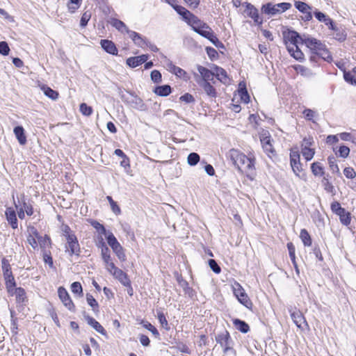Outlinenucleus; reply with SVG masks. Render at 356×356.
<instances>
[{"mask_svg": "<svg viewBox=\"0 0 356 356\" xmlns=\"http://www.w3.org/2000/svg\"><path fill=\"white\" fill-rule=\"evenodd\" d=\"M121 99L125 104L132 108L140 111H145L147 110V106L144 103L143 100L134 93H130L128 96L122 95L121 96Z\"/></svg>", "mask_w": 356, "mask_h": 356, "instance_id": "obj_3", "label": "nucleus"}, {"mask_svg": "<svg viewBox=\"0 0 356 356\" xmlns=\"http://www.w3.org/2000/svg\"><path fill=\"white\" fill-rule=\"evenodd\" d=\"M303 42L315 54L318 51L323 50V46L325 45L320 40L314 38L306 36L305 35L303 38Z\"/></svg>", "mask_w": 356, "mask_h": 356, "instance_id": "obj_9", "label": "nucleus"}, {"mask_svg": "<svg viewBox=\"0 0 356 356\" xmlns=\"http://www.w3.org/2000/svg\"><path fill=\"white\" fill-rule=\"evenodd\" d=\"M216 76L222 83H227L229 81L227 72L222 67H216Z\"/></svg>", "mask_w": 356, "mask_h": 356, "instance_id": "obj_28", "label": "nucleus"}, {"mask_svg": "<svg viewBox=\"0 0 356 356\" xmlns=\"http://www.w3.org/2000/svg\"><path fill=\"white\" fill-rule=\"evenodd\" d=\"M300 238H301L305 246H310L312 245L311 236L305 229H301Z\"/></svg>", "mask_w": 356, "mask_h": 356, "instance_id": "obj_35", "label": "nucleus"}, {"mask_svg": "<svg viewBox=\"0 0 356 356\" xmlns=\"http://www.w3.org/2000/svg\"><path fill=\"white\" fill-rule=\"evenodd\" d=\"M291 162V166L293 171V172L296 174V176L300 177L299 173L302 171V167L301 163L300 162V159L298 160H293Z\"/></svg>", "mask_w": 356, "mask_h": 356, "instance_id": "obj_46", "label": "nucleus"}, {"mask_svg": "<svg viewBox=\"0 0 356 356\" xmlns=\"http://www.w3.org/2000/svg\"><path fill=\"white\" fill-rule=\"evenodd\" d=\"M233 323L236 329L242 333H247L250 330L248 324L243 321L236 318L234 320Z\"/></svg>", "mask_w": 356, "mask_h": 356, "instance_id": "obj_30", "label": "nucleus"}, {"mask_svg": "<svg viewBox=\"0 0 356 356\" xmlns=\"http://www.w3.org/2000/svg\"><path fill=\"white\" fill-rule=\"evenodd\" d=\"M294 6L302 13H307L308 10H311V7L305 2L296 1Z\"/></svg>", "mask_w": 356, "mask_h": 356, "instance_id": "obj_42", "label": "nucleus"}, {"mask_svg": "<svg viewBox=\"0 0 356 356\" xmlns=\"http://www.w3.org/2000/svg\"><path fill=\"white\" fill-rule=\"evenodd\" d=\"M188 25H190L193 30V27L195 28V26L201 25L202 27L207 29L209 28V25L203 22H202L197 16L191 13L188 17L185 20Z\"/></svg>", "mask_w": 356, "mask_h": 356, "instance_id": "obj_16", "label": "nucleus"}, {"mask_svg": "<svg viewBox=\"0 0 356 356\" xmlns=\"http://www.w3.org/2000/svg\"><path fill=\"white\" fill-rule=\"evenodd\" d=\"M106 240L108 244L112 248V250H115V248H118V247L121 246V245L118 241L117 238L112 232H109L108 234V235L106 236Z\"/></svg>", "mask_w": 356, "mask_h": 356, "instance_id": "obj_33", "label": "nucleus"}, {"mask_svg": "<svg viewBox=\"0 0 356 356\" xmlns=\"http://www.w3.org/2000/svg\"><path fill=\"white\" fill-rule=\"evenodd\" d=\"M154 92L159 96L166 97L171 93V87L169 85H163L154 88Z\"/></svg>", "mask_w": 356, "mask_h": 356, "instance_id": "obj_27", "label": "nucleus"}, {"mask_svg": "<svg viewBox=\"0 0 356 356\" xmlns=\"http://www.w3.org/2000/svg\"><path fill=\"white\" fill-rule=\"evenodd\" d=\"M208 263H209V267L215 273L218 274L220 273L221 268L214 259H209Z\"/></svg>", "mask_w": 356, "mask_h": 356, "instance_id": "obj_57", "label": "nucleus"}, {"mask_svg": "<svg viewBox=\"0 0 356 356\" xmlns=\"http://www.w3.org/2000/svg\"><path fill=\"white\" fill-rule=\"evenodd\" d=\"M175 3V2H173V4L171 5V6L179 15L182 17L184 20H186V19L188 17V15L191 13V12L184 7L177 5Z\"/></svg>", "mask_w": 356, "mask_h": 356, "instance_id": "obj_32", "label": "nucleus"}, {"mask_svg": "<svg viewBox=\"0 0 356 356\" xmlns=\"http://www.w3.org/2000/svg\"><path fill=\"white\" fill-rule=\"evenodd\" d=\"M198 84L204 89L207 95L211 97H216L217 92L213 86L206 81H198Z\"/></svg>", "mask_w": 356, "mask_h": 356, "instance_id": "obj_21", "label": "nucleus"}, {"mask_svg": "<svg viewBox=\"0 0 356 356\" xmlns=\"http://www.w3.org/2000/svg\"><path fill=\"white\" fill-rule=\"evenodd\" d=\"M311 170L315 176H323L324 175L323 168L319 162L313 163L311 165Z\"/></svg>", "mask_w": 356, "mask_h": 356, "instance_id": "obj_34", "label": "nucleus"}, {"mask_svg": "<svg viewBox=\"0 0 356 356\" xmlns=\"http://www.w3.org/2000/svg\"><path fill=\"white\" fill-rule=\"evenodd\" d=\"M100 44L102 47V49L107 53L112 54V55H117L118 54V49L115 47V44L113 42L108 40H102L100 41Z\"/></svg>", "mask_w": 356, "mask_h": 356, "instance_id": "obj_19", "label": "nucleus"}, {"mask_svg": "<svg viewBox=\"0 0 356 356\" xmlns=\"http://www.w3.org/2000/svg\"><path fill=\"white\" fill-rule=\"evenodd\" d=\"M200 157L197 153L192 152L190 153L187 158V162L188 165L194 166L197 164L200 161Z\"/></svg>", "mask_w": 356, "mask_h": 356, "instance_id": "obj_37", "label": "nucleus"}, {"mask_svg": "<svg viewBox=\"0 0 356 356\" xmlns=\"http://www.w3.org/2000/svg\"><path fill=\"white\" fill-rule=\"evenodd\" d=\"M142 324L145 329L150 331L154 336L157 337L159 335V333L157 329L154 325H152L150 323L143 322Z\"/></svg>", "mask_w": 356, "mask_h": 356, "instance_id": "obj_56", "label": "nucleus"}, {"mask_svg": "<svg viewBox=\"0 0 356 356\" xmlns=\"http://www.w3.org/2000/svg\"><path fill=\"white\" fill-rule=\"evenodd\" d=\"M285 38H287L289 42V44L286 42L287 49L289 53H291V51H293V49L297 48L298 43L300 42L304 44V35H300V34L295 31H289Z\"/></svg>", "mask_w": 356, "mask_h": 356, "instance_id": "obj_6", "label": "nucleus"}, {"mask_svg": "<svg viewBox=\"0 0 356 356\" xmlns=\"http://www.w3.org/2000/svg\"><path fill=\"white\" fill-rule=\"evenodd\" d=\"M301 152L304 158L306 159V161L312 160L315 154V151L314 149L306 147L301 148Z\"/></svg>", "mask_w": 356, "mask_h": 356, "instance_id": "obj_39", "label": "nucleus"}, {"mask_svg": "<svg viewBox=\"0 0 356 356\" xmlns=\"http://www.w3.org/2000/svg\"><path fill=\"white\" fill-rule=\"evenodd\" d=\"M229 159L238 170L252 180L255 174L254 159L248 157L238 150L232 149L228 153Z\"/></svg>", "mask_w": 356, "mask_h": 356, "instance_id": "obj_1", "label": "nucleus"}, {"mask_svg": "<svg viewBox=\"0 0 356 356\" xmlns=\"http://www.w3.org/2000/svg\"><path fill=\"white\" fill-rule=\"evenodd\" d=\"M134 44L139 47L144 48L145 45H148V41L139 34V37H136Z\"/></svg>", "mask_w": 356, "mask_h": 356, "instance_id": "obj_58", "label": "nucleus"}, {"mask_svg": "<svg viewBox=\"0 0 356 356\" xmlns=\"http://www.w3.org/2000/svg\"><path fill=\"white\" fill-rule=\"evenodd\" d=\"M67 245L66 248L70 256L75 254L79 256L81 252L80 245L76 236L74 234L66 235Z\"/></svg>", "mask_w": 356, "mask_h": 356, "instance_id": "obj_8", "label": "nucleus"}, {"mask_svg": "<svg viewBox=\"0 0 356 356\" xmlns=\"http://www.w3.org/2000/svg\"><path fill=\"white\" fill-rule=\"evenodd\" d=\"M340 218L341 222L346 225H348L350 222V215L349 212L346 211L343 209V213L338 215Z\"/></svg>", "mask_w": 356, "mask_h": 356, "instance_id": "obj_48", "label": "nucleus"}, {"mask_svg": "<svg viewBox=\"0 0 356 356\" xmlns=\"http://www.w3.org/2000/svg\"><path fill=\"white\" fill-rule=\"evenodd\" d=\"M37 240L40 247L42 249H44L51 245V239L47 235H45L44 236H40Z\"/></svg>", "mask_w": 356, "mask_h": 356, "instance_id": "obj_36", "label": "nucleus"}, {"mask_svg": "<svg viewBox=\"0 0 356 356\" xmlns=\"http://www.w3.org/2000/svg\"><path fill=\"white\" fill-rule=\"evenodd\" d=\"M113 251L115 252V254L120 261H124L126 260V255L124 254V249L122 247V245L120 247H118V248H115V250H113Z\"/></svg>", "mask_w": 356, "mask_h": 356, "instance_id": "obj_55", "label": "nucleus"}, {"mask_svg": "<svg viewBox=\"0 0 356 356\" xmlns=\"http://www.w3.org/2000/svg\"><path fill=\"white\" fill-rule=\"evenodd\" d=\"M111 25L122 33H127L128 28L126 24L121 20L118 19H112Z\"/></svg>", "mask_w": 356, "mask_h": 356, "instance_id": "obj_31", "label": "nucleus"}, {"mask_svg": "<svg viewBox=\"0 0 356 356\" xmlns=\"http://www.w3.org/2000/svg\"><path fill=\"white\" fill-rule=\"evenodd\" d=\"M197 71L202 76V79L200 81H212L215 76V74L213 72H212L207 67L201 65L197 66Z\"/></svg>", "mask_w": 356, "mask_h": 356, "instance_id": "obj_22", "label": "nucleus"}, {"mask_svg": "<svg viewBox=\"0 0 356 356\" xmlns=\"http://www.w3.org/2000/svg\"><path fill=\"white\" fill-rule=\"evenodd\" d=\"M150 76H151L152 81L154 83H158L161 81L162 76H161V72L159 70H154L153 71H152Z\"/></svg>", "mask_w": 356, "mask_h": 356, "instance_id": "obj_54", "label": "nucleus"}, {"mask_svg": "<svg viewBox=\"0 0 356 356\" xmlns=\"http://www.w3.org/2000/svg\"><path fill=\"white\" fill-rule=\"evenodd\" d=\"M5 214L6 216V219H7L8 223L12 227V228L13 229L17 228L18 222H17V219L16 217L15 211L13 208L8 207L6 209Z\"/></svg>", "mask_w": 356, "mask_h": 356, "instance_id": "obj_20", "label": "nucleus"}, {"mask_svg": "<svg viewBox=\"0 0 356 356\" xmlns=\"http://www.w3.org/2000/svg\"><path fill=\"white\" fill-rule=\"evenodd\" d=\"M113 277L117 279L122 285L127 286L130 284V280L126 273L122 271L121 269L115 273Z\"/></svg>", "mask_w": 356, "mask_h": 356, "instance_id": "obj_25", "label": "nucleus"}, {"mask_svg": "<svg viewBox=\"0 0 356 356\" xmlns=\"http://www.w3.org/2000/svg\"><path fill=\"white\" fill-rule=\"evenodd\" d=\"M10 48L6 42H0V54L7 56L9 54Z\"/></svg>", "mask_w": 356, "mask_h": 356, "instance_id": "obj_63", "label": "nucleus"}, {"mask_svg": "<svg viewBox=\"0 0 356 356\" xmlns=\"http://www.w3.org/2000/svg\"><path fill=\"white\" fill-rule=\"evenodd\" d=\"M72 292L75 294L82 295L83 289L80 282H74L71 284Z\"/></svg>", "mask_w": 356, "mask_h": 356, "instance_id": "obj_47", "label": "nucleus"}, {"mask_svg": "<svg viewBox=\"0 0 356 356\" xmlns=\"http://www.w3.org/2000/svg\"><path fill=\"white\" fill-rule=\"evenodd\" d=\"M13 295L17 303H24L26 300V292L22 287L15 288Z\"/></svg>", "mask_w": 356, "mask_h": 356, "instance_id": "obj_29", "label": "nucleus"}, {"mask_svg": "<svg viewBox=\"0 0 356 356\" xmlns=\"http://www.w3.org/2000/svg\"><path fill=\"white\" fill-rule=\"evenodd\" d=\"M176 279L179 285L183 289L184 293L188 296L193 297L195 294V291L192 288L189 286L188 282L178 273H176Z\"/></svg>", "mask_w": 356, "mask_h": 356, "instance_id": "obj_15", "label": "nucleus"}, {"mask_svg": "<svg viewBox=\"0 0 356 356\" xmlns=\"http://www.w3.org/2000/svg\"><path fill=\"white\" fill-rule=\"evenodd\" d=\"M243 6L245 7V13L246 15L252 18L255 23L261 24L262 19H261L258 10L250 3L245 2Z\"/></svg>", "mask_w": 356, "mask_h": 356, "instance_id": "obj_12", "label": "nucleus"}, {"mask_svg": "<svg viewBox=\"0 0 356 356\" xmlns=\"http://www.w3.org/2000/svg\"><path fill=\"white\" fill-rule=\"evenodd\" d=\"M86 301L87 303L92 307V310L95 312L98 311L99 305L97 300L94 298V297L90 294H86Z\"/></svg>", "mask_w": 356, "mask_h": 356, "instance_id": "obj_38", "label": "nucleus"}, {"mask_svg": "<svg viewBox=\"0 0 356 356\" xmlns=\"http://www.w3.org/2000/svg\"><path fill=\"white\" fill-rule=\"evenodd\" d=\"M287 248L289 250V257L291 258V260L292 262H294V260L296 259V248L295 246L292 243H287Z\"/></svg>", "mask_w": 356, "mask_h": 356, "instance_id": "obj_61", "label": "nucleus"}, {"mask_svg": "<svg viewBox=\"0 0 356 356\" xmlns=\"http://www.w3.org/2000/svg\"><path fill=\"white\" fill-rule=\"evenodd\" d=\"M148 59V55L143 54L138 56L128 58L126 63L130 67L134 68L145 63Z\"/></svg>", "mask_w": 356, "mask_h": 356, "instance_id": "obj_14", "label": "nucleus"}, {"mask_svg": "<svg viewBox=\"0 0 356 356\" xmlns=\"http://www.w3.org/2000/svg\"><path fill=\"white\" fill-rule=\"evenodd\" d=\"M350 153V149L347 146L341 145L339 148V154L341 157L346 158Z\"/></svg>", "mask_w": 356, "mask_h": 356, "instance_id": "obj_64", "label": "nucleus"}, {"mask_svg": "<svg viewBox=\"0 0 356 356\" xmlns=\"http://www.w3.org/2000/svg\"><path fill=\"white\" fill-rule=\"evenodd\" d=\"M90 18L91 13L90 11L84 12L81 18L80 26L81 27H85L87 25L88 21L90 19Z\"/></svg>", "mask_w": 356, "mask_h": 356, "instance_id": "obj_50", "label": "nucleus"}, {"mask_svg": "<svg viewBox=\"0 0 356 356\" xmlns=\"http://www.w3.org/2000/svg\"><path fill=\"white\" fill-rule=\"evenodd\" d=\"M316 54L327 61H329L332 58L330 52L326 49L325 45L323 46V50L318 51Z\"/></svg>", "mask_w": 356, "mask_h": 356, "instance_id": "obj_51", "label": "nucleus"}, {"mask_svg": "<svg viewBox=\"0 0 356 356\" xmlns=\"http://www.w3.org/2000/svg\"><path fill=\"white\" fill-rule=\"evenodd\" d=\"M15 285H16V283H15L14 277H11V279L6 280V286L7 291L12 296L13 295V293L15 291Z\"/></svg>", "mask_w": 356, "mask_h": 356, "instance_id": "obj_45", "label": "nucleus"}, {"mask_svg": "<svg viewBox=\"0 0 356 356\" xmlns=\"http://www.w3.org/2000/svg\"><path fill=\"white\" fill-rule=\"evenodd\" d=\"M291 8L290 3L282 2L279 3H273L268 2L264 4L261 8V12L268 16H274L289 10Z\"/></svg>", "mask_w": 356, "mask_h": 356, "instance_id": "obj_2", "label": "nucleus"}, {"mask_svg": "<svg viewBox=\"0 0 356 356\" xmlns=\"http://www.w3.org/2000/svg\"><path fill=\"white\" fill-rule=\"evenodd\" d=\"M259 140L264 151L269 156L270 154L274 155L275 151L273 145V140L272 139L269 131L262 129V131L259 132Z\"/></svg>", "mask_w": 356, "mask_h": 356, "instance_id": "obj_4", "label": "nucleus"}, {"mask_svg": "<svg viewBox=\"0 0 356 356\" xmlns=\"http://www.w3.org/2000/svg\"><path fill=\"white\" fill-rule=\"evenodd\" d=\"M290 312L292 321L299 329L304 330L308 327V324L300 311L294 310L290 311Z\"/></svg>", "mask_w": 356, "mask_h": 356, "instance_id": "obj_10", "label": "nucleus"}, {"mask_svg": "<svg viewBox=\"0 0 356 356\" xmlns=\"http://www.w3.org/2000/svg\"><path fill=\"white\" fill-rule=\"evenodd\" d=\"M22 207L24 208V211L27 216H32L33 214V207L32 203L29 201L26 202L24 196L22 200Z\"/></svg>", "mask_w": 356, "mask_h": 356, "instance_id": "obj_40", "label": "nucleus"}, {"mask_svg": "<svg viewBox=\"0 0 356 356\" xmlns=\"http://www.w3.org/2000/svg\"><path fill=\"white\" fill-rule=\"evenodd\" d=\"M86 320L88 325L92 327L97 332L102 334V335H106V332L105 329L94 318L88 316L86 318Z\"/></svg>", "mask_w": 356, "mask_h": 356, "instance_id": "obj_24", "label": "nucleus"}, {"mask_svg": "<svg viewBox=\"0 0 356 356\" xmlns=\"http://www.w3.org/2000/svg\"><path fill=\"white\" fill-rule=\"evenodd\" d=\"M321 182H322V184L323 186L325 191H326L327 193H330L332 195H334V186L325 177H324L323 178Z\"/></svg>", "mask_w": 356, "mask_h": 356, "instance_id": "obj_44", "label": "nucleus"}, {"mask_svg": "<svg viewBox=\"0 0 356 356\" xmlns=\"http://www.w3.org/2000/svg\"><path fill=\"white\" fill-rule=\"evenodd\" d=\"M1 266H2V270L3 273V277L6 280L11 279V277H14L13 275V273L11 270L10 265L8 262V261L3 258L1 261Z\"/></svg>", "mask_w": 356, "mask_h": 356, "instance_id": "obj_26", "label": "nucleus"}, {"mask_svg": "<svg viewBox=\"0 0 356 356\" xmlns=\"http://www.w3.org/2000/svg\"><path fill=\"white\" fill-rule=\"evenodd\" d=\"M58 297L65 307L70 311L74 312V305L66 289L62 286L58 289Z\"/></svg>", "mask_w": 356, "mask_h": 356, "instance_id": "obj_11", "label": "nucleus"}, {"mask_svg": "<svg viewBox=\"0 0 356 356\" xmlns=\"http://www.w3.org/2000/svg\"><path fill=\"white\" fill-rule=\"evenodd\" d=\"M13 131L19 143L22 145H25L26 143V137L23 127L17 126L14 128Z\"/></svg>", "mask_w": 356, "mask_h": 356, "instance_id": "obj_23", "label": "nucleus"}, {"mask_svg": "<svg viewBox=\"0 0 356 356\" xmlns=\"http://www.w3.org/2000/svg\"><path fill=\"white\" fill-rule=\"evenodd\" d=\"M80 111L83 115L90 116L92 113V108L86 103H82L80 105Z\"/></svg>", "mask_w": 356, "mask_h": 356, "instance_id": "obj_49", "label": "nucleus"}, {"mask_svg": "<svg viewBox=\"0 0 356 356\" xmlns=\"http://www.w3.org/2000/svg\"><path fill=\"white\" fill-rule=\"evenodd\" d=\"M343 78L346 82L350 83L352 85L356 84V79L350 72L343 70Z\"/></svg>", "mask_w": 356, "mask_h": 356, "instance_id": "obj_53", "label": "nucleus"}, {"mask_svg": "<svg viewBox=\"0 0 356 356\" xmlns=\"http://www.w3.org/2000/svg\"><path fill=\"white\" fill-rule=\"evenodd\" d=\"M233 290L234 296L240 303L248 309L252 307V303L240 284L236 283L233 286Z\"/></svg>", "mask_w": 356, "mask_h": 356, "instance_id": "obj_5", "label": "nucleus"}, {"mask_svg": "<svg viewBox=\"0 0 356 356\" xmlns=\"http://www.w3.org/2000/svg\"><path fill=\"white\" fill-rule=\"evenodd\" d=\"M239 86L240 88L238 90V93L241 97V99L243 102L248 103L250 101V96L248 95L245 86L243 85V87H241V83H240Z\"/></svg>", "mask_w": 356, "mask_h": 356, "instance_id": "obj_41", "label": "nucleus"}, {"mask_svg": "<svg viewBox=\"0 0 356 356\" xmlns=\"http://www.w3.org/2000/svg\"><path fill=\"white\" fill-rule=\"evenodd\" d=\"M343 208L341 207V204L338 202H333L331 204V210L333 213L337 216L343 213Z\"/></svg>", "mask_w": 356, "mask_h": 356, "instance_id": "obj_52", "label": "nucleus"}, {"mask_svg": "<svg viewBox=\"0 0 356 356\" xmlns=\"http://www.w3.org/2000/svg\"><path fill=\"white\" fill-rule=\"evenodd\" d=\"M216 341L223 348L224 353L232 350V339L227 331H224L216 336Z\"/></svg>", "mask_w": 356, "mask_h": 356, "instance_id": "obj_7", "label": "nucleus"}, {"mask_svg": "<svg viewBox=\"0 0 356 356\" xmlns=\"http://www.w3.org/2000/svg\"><path fill=\"white\" fill-rule=\"evenodd\" d=\"M291 55L298 60H301L303 58V54L299 49L298 46L297 45V48L293 49V51L290 53Z\"/></svg>", "mask_w": 356, "mask_h": 356, "instance_id": "obj_62", "label": "nucleus"}, {"mask_svg": "<svg viewBox=\"0 0 356 356\" xmlns=\"http://www.w3.org/2000/svg\"><path fill=\"white\" fill-rule=\"evenodd\" d=\"M328 163H329L330 168L332 170V172H338L339 171L338 165L336 163L335 158L334 156L328 157Z\"/></svg>", "mask_w": 356, "mask_h": 356, "instance_id": "obj_60", "label": "nucleus"}, {"mask_svg": "<svg viewBox=\"0 0 356 356\" xmlns=\"http://www.w3.org/2000/svg\"><path fill=\"white\" fill-rule=\"evenodd\" d=\"M314 15L315 17L321 22H323L329 29H331L332 31H337V26L334 24L333 20L327 15L324 14L323 13L318 11V10H316L314 12Z\"/></svg>", "mask_w": 356, "mask_h": 356, "instance_id": "obj_13", "label": "nucleus"}, {"mask_svg": "<svg viewBox=\"0 0 356 356\" xmlns=\"http://www.w3.org/2000/svg\"><path fill=\"white\" fill-rule=\"evenodd\" d=\"M188 25H190L193 30V27L195 28V26L201 25L202 27L207 29L209 28V25L203 22H202L197 16L191 13L188 17L185 20Z\"/></svg>", "mask_w": 356, "mask_h": 356, "instance_id": "obj_18", "label": "nucleus"}, {"mask_svg": "<svg viewBox=\"0 0 356 356\" xmlns=\"http://www.w3.org/2000/svg\"><path fill=\"white\" fill-rule=\"evenodd\" d=\"M188 25H190L193 30V27L195 28V26L201 25L202 27L207 29L209 28V25L203 22H202L197 16L191 13L188 17L185 20Z\"/></svg>", "mask_w": 356, "mask_h": 356, "instance_id": "obj_17", "label": "nucleus"}, {"mask_svg": "<svg viewBox=\"0 0 356 356\" xmlns=\"http://www.w3.org/2000/svg\"><path fill=\"white\" fill-rule=\"evenodd\" d=\"M91 225H92V227L97 230L99 232H100L101 234H104L106 235V230L104 227V226L99 223V222L97 221H93Z\"/></svg>", "mask_w": 356, "mask_h": 356, "instance_id": "obj_59", "label": "nucleus"}, {"mask_svg": "<svg viewBox=\"0 0 356 356\" xmlns=\"http://www.w3.org/2000/svg\"><path fill=\"white\" fill-rule=\"evenodd\" d=\"M42 90L44 95L53 100H56L58 97V92L52 90L49 87H44Z\"/></svg>", "mask_w": 356, "mask_h": 356, "instance_id": "obj_43", "label": "nucleus"}]
</instances>
